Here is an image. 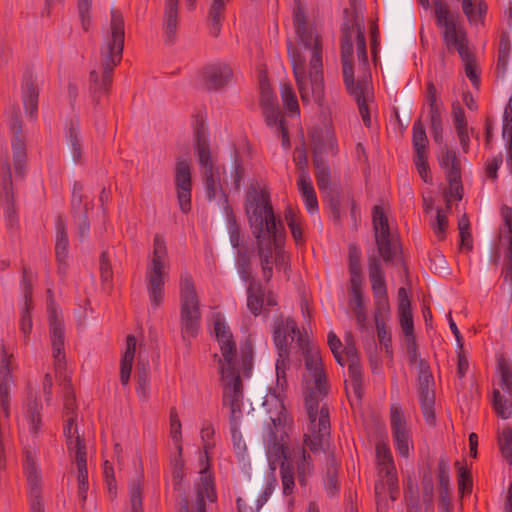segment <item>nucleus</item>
<instances>
[{"label": "nucleus", "mask_w": 512, "mask_h": 512, "mask_svg": "<svg viewBox=\"0 0 512 512\" xmlns=\"http://www.w3.org/2000/svg\"><path fill=\"white\" fill-rule=\"evenodd\" d=\"M245 211L256 238L263 280L268 283L272 279L274 265L287 274L290 257L283 249L286 231L282 221L275 217L270 195L265 190L250 187L246 193Z\"/></svg>", "instance_id": "obj_1"}, {"label": "nucleus", "mask_w": 512, "mask_h": 512, "mask_svg": "<svg viewBox=\"0 0 512 512\" xmlns=\"http://www.w3.org/2000/svg\"><path fill=\"white\" fill-rule=\"evenodd\" d=\"M293 26L300 42L311 50L309 67L305 58L297 49H288L296 85L303 104L312 101L323 107L325 103V84L323 77L322 43L315 28L309 26L303 7L298 4L293 11Z\"/></svg>", "instance_id": "obj_2"}, {"label": "nucleus", "mask_w": 512, "mask_h": 512, "mask_svg": "<svg viewBox=\"0 0 512 512\" xmlns=\"http://www.w3.org/2000/svg\"><path fill=\"white\" fill-rule=\"evenodd\" d=\"M214 331L221 351L218 364L223 390L222 402L230 409L231 433L233 438H236L239 432V421L242 417L244 396L240 372L236 368V343L230 328L220 316L214 320Z\"/></svg>", "instance_id": "obj_3"}, {"label": "nucleus", "mask_w": 512, "mask_h": 512, "mask_svg": "<svg viewBox=\"0 0 512 512\" xmlns=\"http://www.w3.org/2000/svg\"><path fill=\"white\" fill-rule=\"evenodd\" d=\"M305 367L307 370L305 407L312 435L305 434L303 444L312 452H318L322 447L323 438L330 432L329 409L326 404L320 406L328 387L326 374L317 353H306Z\"/></svg>", "instance_id": "obj_4"}, {"label": "nucleus", "mask_w": 512, "mask_h": 512, "mask_svg": "<svg viewBox=\"0 0 512 512\" xmlns=\"http://www.w3.org/2000/svg\"><path fill=\"white\" fill-rule=\"evenodd\" d=\"M341 61L343 66V80L347 92L357 102L359 113L366 127L371 126V117L368 108L369 82L366 78L355 81L353 71V39L356 42L357 58L364 71L368 70V56L364 26L355 22L349 25L344 23L341 28Z\"/></svg>", "instance_id": "obj_5"}, {"label": "nucleus", "mask_w": 512, "mask_h": 512, "mask_svg": "<svg viewBox=\"0 0 512 512\" xmlns=\"http://www.w3.org/2000/svg\"><path fill=\"white\" fill-rule=\"evenodd\" d=\"M125 40L124 19L112 9L110 27L100 48V62L89 76V90L97 101L110 91L114 68L121 62Z\"/></svg>", "instance_id": "obj_6"}, {"label": "nucleus", "mask_w": 512, "mask_h": 512, "mask_svg": "<svg viewBox=\"0 0 512 512\" xmlns=\"http://www.w3.org/2000/svg\"><path fill=\"white\" fill-rule=\"evenodd\" d=\"M267 456L271 472L267 475L263 492L257 499L258 509L268 501L278 485V480L274 473L277 463L280 464L283 494L286 496L292 494L295 487L294 466L289 461L282 435L281 438L278 439L275 432L268 433Z\"/></svg>", "instance_id": "obj_7"}, {"label": "nucleus", "mask_w": 512, "mask_h": 512, "mask_svg": "<svg viewBox=\"0 0 512 512\" xmlns=\"http://www.w3.org/2000/svg\"><path fill=\"white\" fill-rule=\"evenodd\" d=\"M169 273V256L165 239L156 234L148 256L145 282L151 305L158 308L164 301L165 283Z\"/></svg>", "instance_id": "obj_8"}, {"label": "nucleus", "mask_w": 512, "mask_h": 512, "mask_svg": "<svg viewBox=\"0 0 512 512\" xmlns=\"http://www.w3.org/2000/svg\"><path fill=\"white\" fill-rule=\"evenodd\" d=\"M436 26L441 31L442 41L448 52L456 51L460 57H467L469 40L466 29L457 13L450 11L443 0H433Z\"/></svg>", "instance_id": "obj_9"}, {"label": "nucleus", "mask_w": 512, "mask_h": 512, "mask_svg": "<svg viewBox=\"0 0 512 512\" xmlns=\"http://www.w3.org/2000/svg\"><path fill=\"white\" fill-rule=\"evenodd\" d=\"M275 401L276 403V414L271 415V423L272 427H270V432H275L277 438L280 439L281 435L284 438L285 446H287L286 438L288 437V433L292 428L293 420L288 415L285 406L282 404V400L279 396L275 394H271L267 397L265 405L269 406L271 402ZM287 455L289 458L292 457L296 463L298 480L301 485H305L306 476L309 475L312 471V458L311 455L306 451L305 447L294 448L292 451V455L288 453V447H286ZM293 465V463H291Z\"/></svg>", "instance_id": "obj_10"}, {"label": "nucleus", "mask_w": 512, "mask_h": 512, "mask_svg": "<svg viewBox=\"0 0 512 512\" xmlns=\"http://www.w3.org/2000/svg\"><path fill=\"white\" fill-rule=\"evenodd\" d=\"M199 298L190 273L180 277V329L183 341L195 338L200 330Z\"/></svg>", "instance_id": "obj_11"}, {"label": "nucleus", "mask_w": 512, "mask_h": 512, "mask_svg": "<svg viewBox=\"0 0 512 512\" xmlns=\"http://www.w3.org/2000/svg\"><path fill=\"white\" fill-rule=\"evenodd\" d=\"M66 438V445L69 455L74 458L77 466L78 497L81 502H85L87 491L89 489L88 470H87V451L84 438L78 433L72 419L63 429Z\"/></svg>", "instance_id": "obj_12"}, {"label": "nucleus", "mask_w": 512, "mask_h": 512, "mask_svg": "<svg viewBox=\"0 0 512 512\" xmlns=\"http://www.w3.org/2000/svg\"><path fill=\"white\" fill-rule=\"evenodd\" d=\"M294 339H296L298 346L304 350V358L306 357V353L309 352L320 355L317 349L305 348L306 341L294 319L290 317L284 318L282 315L277 317L273 326V341L279 356H289V346ZM319 357L322 361L321 356Z\"/></svg>", "instance_id": "obj_13"}, {"label": "nucleus", "mask_w": 512, "mask_h": 512, "mask_svg": "<svg viewBox=\"0 0 512 512\" xmlns=\"http://www.w3.org/2000/svg\"><path fill=\"white\" fill-rule=\"evenodd\" d=\"M372 223L379 252L378 257H381L386 263H390L398 253V243L396 236L390 230L388 218L381 206H374Z\"/></svg>", "instance_id": "obj_14"}, {"label": "nucleus", "mask_w": 512, "mask_h": 512, "mask_svg": "<svg viewBox=\"0 0 512 512\" xmlns=\"http://www.w3.org/2000/svg\"><path fill=\"white\" fill-rule=\"evenodd\" d=\"M23 470L28 485L30 511L44 512L41 471L37 464L35 450L28 447H25L23 451Z\"/></svg>", "instance_id": "obj_15"}, {"label": "nucleus", "mask_w": 512, "mask_h": 512, "mask_svg": "<svg viewBox=\"0 0 512 512\" xmlns=\"http://www.w3.org/2000/svg\"><path fill=\"white\" fill-rule=\"evenodd\" d=\"M376 460L379 476L382 480L375 484V494L380 497L385 492V486H387L392 499H394L392 492L397 488L398 478L392 453L387 443L379 442L376 444Z\"/></svg>", "instance_id": "obj_16"}, {"label": "nucleus", "mask_w": 512, "mask_h": 512, "mask_svg": "<svg viewBox=\"0 0 512 512\" xmlns=\"http://www.w3.org/2000/svg\"><path fill=\"white\" fill-rule=\"evenodd\" d=\"M390 427L395 449L400 456L407 458L413 448L412 433L398 404L390 407Z\"/></svg>", "instance_id": "obj_17"}, {"label": "nucleus", "mask_w": 512, "mask_h": 512, "mask_svg": "<svg viewBox=\"0 0 512 512\" xmlns=\"http://www.w3.org/2000/svg\"><path fill=\"white\" fill-rule=\"evenodd\" d=\"M368 272L375 301V311H390L387 286L380 257L375 255L369 257Z\"/></svg>", "instance_id": "obj_18"}, {"label": "nucleus", "mask_w": 512, "mask_h": 512, "mask_svg": "<svg viewBox=\"0 0 512 512\" xmlns=\"http://www.w3.org/2000/svg\"><path fill=\"white\" fill-rule=\"evenodd\" d=\"M6 114L8 117V125L13 133L12 148L15 170L22 173L27 155L24 135L22 132V122L20 120V109L16 105H10Z\"/></svg>", "instance_id": "obj_19"}, {"label": "nucleus", "mask_w": 512, "mask_h": 512, "mask_svg": "<svg viewBox=\"0 0 512 512\" xmlns=\"http://www.w3.org/2000/svg\"><path fill=\"white\" fill-rule=\"evenodd\" d=\"M175 186L180 210L187 213L191 210L192 175L188 160L178 159L175 167Z\"/></svg>", "instance_id": "obj_20"}, {"label": "nucleus", "mask_w": 512, "mask_h": 512, "mask_svg": "<svg viewBox=\"0 0 512 512\" xmlns=\"http://www.w3.org/2000/svg\"><path fill=\"white\" fill-rule=\"evenodd\" d=\"M196 152L199 158V164L202 170L203 178L223 175L225 167L216 165L213 161L208 140L203 131V125L197 128L195 132Z\"/></svg>", "instance_id": "obj_21"}, {"label": "nucleus", "mask_w": 512, "mask_h": 512, "mask_svg": "<svg viewBox=\"0 0 512 512\" xmlns=\"http://www.w3.org/2000/svg\"><path fill=\"white\" fill-rule=\"evenodd\" d=\"M32 281H33V273L32 271L23 266L22 268V280H21V290L23 292L24 303L20 312V320L19 326L20 331L25 338H27L32 330V317H31V309L33 308L32 302Z\"/></svg>", "instance_id": "obj_22"}, {"label": "nucleus", "mask_w": 512, "mask_h": 512, "mask_svg": "<svg viewBox=\"0 0 512 512\" xmlns=\"http://www.w3.org/2000/svg\"><path fill=\"white\" fill-rule=\"evenodd\" d=\"M49 322L54 366L56 373L61 374L65 370L66 366L64 352V328L55 311L51 312Z\"/></svg>", "instance_id": "obj_23"}, {"label": "nucleus", "mask_w": 512, "mask_h": 512, "mask_svg": "<svg viewBox=\"0 0 512 512\" xmlns=\"http://www.w3.org/2000/svg\"><path fill=\"white\" fill-rule=\"evenodd\" d=\"M233 71L224 63H213L205 66L201 71L203 85L208 90H219L232 79Z\"/></svg>", "instance_id": "obj_24"}, {"label": "nucleus", "mask_w": 512, "mask_h": 512, "mask_svg": "<svg viewBox=\"0 0 512 512\" xmlns=\"http://www.w3.org/2000/svg\"><path fill=\"white\" fill-rule=\"evenodd\" d=\"M12 201L13 189L8 151L0 142V205H6L9 210Z\"/></svg>", "instance_id": "obj_25"}, {"label": "nucleus", "mask_w": 512, "mask_h": 512, "mask_svg": "<svg viewBox=\"0 0 512 512\" xmlns=\"http://www.w3.org/2000/svg\"><path fill=\"white\" fill-rule=\"evenodd\" d=\"M438 162L442 169L445 170L448 183L455 187H460L461 164L457 153L449 150L447 145L441 148V154L438 156Z\"/></svg>", "instance_id": "obj_26"}, {"label": "nucleus", "mask_w": 512, "mask_h": 512, "mask_svg": "<svg viewBox=\"0 0 512 512\" xmlns=\"http://www.w3.org/2000/svg\"><path fill=\"white\" fill-rule=\"evenodd\" d=\"M263 115L266 124L275 129L277 136L281 137L282 146L285 149L290 148V139L288 129L285 125V119L279 109L278 103L262 106Z\"/></svg>", "instance_id": "obj_27"}, {"label": "nucleus", "mask_w": 512, "mask_h": 512, "mask_svg": "<svg viewBox=\"0 0 512 512\" xmlns=\"http://www.w3.org/2000/svg\"><path fill=\"white\" fill-rule=\"evenodd\" d=\"M297 187L307 211L310 214L317 213L319 206L316 192L314 190L309 172L304 168L301 169V173L298 175Z\"/></svg>", "instance_id": "obj_28"}, {"label": "nucleus", "mask_w": 512, "mask_h": 512, "mask_svg": "<svg viewBox=\"0 0 512 512\" xmlns=\"http://www.w3.org/2000/svg\"><path fill=\"white\" fill-rule=\"evenodd\" d=\"M288 359H289V356L284 357V356L278 355V358L275 363V369H276L277 389L280 390V392L277 393L276 391H273V392H270L269 394H267L265 397V399H267V397L270 396L271 394H275V395L279 396V398L282 400L283 405H284V400H283L281 392H283L287 386L286 368L288 365ZM264 402H266V400H264ZM263 405L266 408V410L270 416L271 415L275 416V414H276L275 401L271 402L269 406H266L265 403H263Z\"/></svg>", "instance_id": "obj_29"}, {"label": "nucleus", "mask_w": 512, "mask_h": 512, "mask_svg": "<svg viewBox=\"0 0 512 512\" xmlns=\"http://www.w3.org/2000/svg\"><path fill=\"white\" fill-rule=\"evenodd\" d=\"M135 352L136 339L133 335H128L126 338V347L120 363V381L123 386H127L129 383Z\"/></svg>", "instance_id": "obj_30"}, {"label": "nucleus", "mask_w": 512, "mask_h": 512, "mask_svg": "<svg viewBox=\"0 0 512 512\" xmlns=\"http://www.w3.org/2000/svg\"><path fill=\"white\" fill-rule=\"evenodd\" d=\"M248 287L246 290L247 294V308L254 315H260L263 304H264V296L265 289L260 282L256 280L248 281Z\"/></svg>", "instance_id": "obj_31"}, {"label": "nucleus", "mask_w": 512, "mask_h": 512, "mask_svg": "<svg viewBox=\"0 0 512 512\" xmlns=\"http://www.w3.org/2000/svg\"><path fill=\"white\" fill-rule=\"evenodd\" d=\"M41 404L33 395H29L24 407V418L27 422L29 432L37 436L41 428Z\"/></svg>", "instance_id": "obj_32"}, {"label": "nucleus", "mask_w": 512, "mask_h": 512, "mask_svg": "<svg viewBox=\"0 0 512 512\" xmlns=\"http://www.w3.org/2000/svg\"><path fill=\"white\" fill-rule=\"evenodd\" d=\"M179 0H165L164 3V31L169 42L175 38L178 28Z\"/></svg>", "instance_id": "obj_33"}, {"label": "nucleus", "mask_w": 512, "mask_h": 512, "mask_svg": "<svg viewBox=\"0 0 512 512\" xmlns=\"http://www.w3.org/2000/svg\"><path fill=\"white\" fill-rule=\"evenodd\" d=\"M39 92L31 76L22 83V98L26 112L33 117L38 110Z\"/></svg>", "instance_id": "obj_34"}, {"label": "nucleus", "mask_w": 512, "mask_h": 512, "mask_svg": "<svg viewBox=\"0 0 512 512\" xmlns=\"http://www.w3.org/2000/svg\"><path fill=\"white\" fill-rule=\"evenodd\" d=\"M69 240L66 232V226L62 217L58 216L56 219V239H55V253L57 261L65 264L68 258Z\"/></svg>", "instance_id": "obj_35"}, {"label": "nucleus", "mask_w": 512, "mask_h": 512, "mask_svg": "<svg viewBox=\"0 0 512 512\" xmlns=\"http://www.w3.org/2000/svg\"><path fill=\"white\" fill-rule=\"evenodd\" d=\"M390 311H375L374 319L377 330V338L381 345L384 346L387 353H391L392 339L391 333L387 326Z\"/></svg>", "instance_id": "obj_36"}, {"label": "nucleus", "mask_w": 512, "mask_h": 512, "mask_svg": "<svg viewBox=\"0 0 512 512\" xmlns=\"http://www.w3.org/2000/svg\"><path fill=\"white\" fill-rule=\"evenodd\" d=\"M235 264L237 272L243 282L255 280L252 276V257L253 252L247 248L239 247L236 249Z\"/></svg>", "instance_id": "obj_37"}, {"label": "nucleus", "mask_w": 512, "mask_h": 512, "mask_svg": "<svg viewBox=\"0 0 512 512\" xmlns=\"http://www.w3.org/2000/svg\"><path fill=\"white\" fill-rule=\"evenodd\" d=\"M224 213H225V217H226L227 228H228L231 246L234 249H238L239 247H241V229H240V225L238 224L236 217L233 213L232 207L228 203V199L226 196H225Z\"/></svg>", "instance_id": "obj_38"}, {"label": "nucleus", "mask_w": 512, "mask_h": 512, "mask_svg": "<svg viewBox=\"0 0 512 512\" xmlns=\"http://www.w3.org/2000/svg\"><path fill=\"white\" fill-rule=\"evenodd\" d=\"M399 321L402 331L405 334L407 340L409 342H412L413 345H415L414 324L409 300H407L406 303L404 302V300L400 302Z\"/></svg>", "instance_id": "obj_39"}, {"label": "nucleus", "mask_w": 512, "mask_h": 512, "mask_svg": "<svg viewBox=\"0 0 512 512\" xmlns=\"http://www.w3.org/2000/svg\"><path fill=\"white\" fill-rule=\"evenodd\" d=\"M419 401L429 402L435 399L433 376L428 369L421 368L419 372Z\"/></svg>", "instance_id": "obj_40"}, {"label": "nucleus", "mask_w": 512, "mask_h": 512, "mask_svg": "<svg viewBox=\"0 0 512 512\" xmlns=\"http://www.w3.org/2000/svg\"><path fill=\"white\" fill-rule=\"evenodd\" d=\"M67 141L70 147L72 158L75 162H79L82 155V145L80 142L79 122L70 121L67 132Z\"/></svg>", "instance_id": "obj_41"}, {"label": "nucleus", "mask_w": 512, "mask_h": 512, "mask_svg": "<svg viewBox=\"0 0 512 512\" xmlns=\"http://www.w3.org/2000/svg\"><path fill=\"white\" fill-rule=\"evenodd\" d=\"M229 0H213L209 9V20L211 22L210 32L217 36L220 32L221 23L224 17L225 5Z\"/></svg>", "instance_id": "obj_42"}, {"label": "nucleus", "mask_w": 512, "mask_h": 512, "mask_svg": "<svg viewBox=\"0 0 512 512\" xmlns=\"http://www.w3.org/2000/svg\"><path fill=\"white\" fill-rule=\"evenodd\" d=\"M412 145L415 154H427L428 138L420 120L415 121L412 126Z\"/></svg>", "instance_id": "obj_43"}, {"label": "nucleus", "mask_w": 512, "mask_h": 512, "mask_svg": "<svg viewBox=\"0 0 512 512\" xmlns=\"http://www.w3.org/2000/svg\"><path fill=\"white\" fill-rule=\"evenodd\" d=\"M511 52V42L507 33H502L498 46L497 70L505 74L509 63Z\"/></svg>", "instance_id": "obj_44"}, {"label": "nucleus", "mask_w": 512, "mask_h": 512, "mask_svg": "<svg viewBox=\"0 0 512 512\" xmlns=\"http://www.w3.org/2000/svg\"><path fill=\"white\" fill-rule=\"evenodd\" d=\"M503 228L500 230V244L504 247L512 246V209L508 206L501 208Z\"/></svg>", "instance_id": "obj_45"}, {"label": "nucleus", "mask_w": 512, "mask_h": 512, "mask_svg": "<svg viewBox=\"0 0 512 512\" xmlns=\"http://www.w3.org/2000/svg\"><path fill=\"white\" fill-rule=\"evenodd\" d=\"M88 203L84 201L83 185L80 182H74L71 196L72 216L87 214Z\"/></svg>", "instance_id": "obj_46"}, {"label": "nucleus", "mask_w": 512, "mask_h": 512, "mask_svg": "<svg viewBox=\"0 0 512 512\" xmlns=\"http://www.w3.org/2000/svg\"><path fill=\"white\" fill-rule=\"evenodd\" d=\"M492 405L495 413L502 419H509L512 417V397L506 399L501 395L499 390H494Z\"/></svg>", "instance_id": "obj_47"}, {"label": "nucleus", "mask_w": 512, "mask_h": 512, "mask_svg": "<svg viewBox=\"0 0 512 512\" xmlns=\"http://www.w3.org/2000/svg\"><path fill=\"white\" fill-rule=\"evenodd\" d=\"M497 438L501 456L509 465H512V428L505 427L498 433Z\"/></svg>", "instance_id": "obj_48"}, {"label": "nucleus", "mask_w": 512, "mask_h": 512, "mask_svg": "<svg viewBox=\"0 0 512 512\" xmlns=\"http://www.w3.org/2000/svg\"><path fill=\"white\" fill-rule=\"evenodd\" d=\"M314 165L317 186L320 191L327 192L330 189L331 183L330 169L328 165L320 162L317 159L314 160Z\"/></svg>", "instance_id": "obj_49"}, {"label": "nucleus", "mask_w": 512, "mask_h": 512, "mask_svg": "<svg viewBox=\"0 0 512 512\" xmlns=\"http://www.w3.org/2000/svg\"><path fill=\"white\" fill-rule=\"evenodd\" d=\"M280 92L283 104L287 111H289L291 114L299 115L300 108L292 86L289 83H284L281 85Z\"/></svg>", "instance_id": "obj_50"}, {"label": "nucleus", "mask_w": 512, "mask_h": 512, "mask_svg": "<svg viewBox=\"0 0 512 512\" xmlns=\"http://www.w3.org/2000/svg\"><path fill=\"white\" fill-rule=\"evenodd\" d=\"M438 479L439 484L442 489V504L445 508L449 505V502L446 500V497L450 488V478H449V467L448 462L445 459H440L438 464Z\"/></svg>", "instance_id": "obj_51"}, {"label": "nucleus", "mask_w": 512, "mask_h": 512, "mask_svg": "<svg viewBox=\"0 0 512 512\" xmlns=\"http://www.w3.org/2000/svg\"><path fill=\"white\" fill-rule=\"evenodd\" d=\"M285 220L287 221V225L291 231L292 237L295 240L296 244L303 243L304 238L301 222L299 217L292 209H287L285 211Z\"/></svg>", "instance_id": "obj_52"}, {"label": "nucleus", "mask_w": 512, "mask_h": 512, "mask_svg": "<svg viewBox=\"0 0 512 512\" xmlns=\"http://www.w3.org/2000/svg\"><path fill=\"white\" fill-rule=\"evenodd\" d=\"M130 512H143V486L140 480L134 481L129 487Z\"/></svg>", "instance_id": "obj_53"}, {"label": "nucleus", "mask_w": 512, "mask_h": 512, "mask_svg": "<svg viewBox=\"0 0 512 512\" xmlns=\"http://www.w3.org/2000/svg\"><path fill=\"white\" fill-rule=\"evenodd\" d=\"M63 407H64L65 416L67 417L64 427L68 424L69 420L72 419L74 426L77 428V431L79 432L78 426L75 423V418L73 416V413L75 412V410L77 408L76 401H75V395H74L70 385H67L65 387Z\"/></svg>", "instance_id": "obj_54"}, {"label": "nucleus", "mask_w": 512, "mask_h": 512, "mask_svg": "<svg viewBox=\"0 0 512 512\" xmlns=\"http://www.w3.org/2000/svg\"><path fill=\"white\" fill-rule=\"evenodd\" d=\"M498 368L501 376L502 389L509 397H512V367L505 360H501Z\"/></svg>", "instance_id": "obj_55"}, {"label": "nucleus", "mask_w": 512, "mask_h": 512, "mask_svg": "<svg viewBox=\"0 0 512 512\" xmlns=\"http://www.w3.org/2000/svg\"><path fill=\"white\" fill-rule=\"evenodd\" d=\"M460 58L464 63L466 76L469 78L473 85H477L479 83V75L477 73V65L474 54L472 51H469L467 52V57Z\"/></svg>", "instance_id": "obj_56"}, {"label": "nucleus", "mask_w": 512, "mask_h": 512, "mask_svg": "<svg viewBox=\"0 0 512 512\" xmlns=\"http://www.w3.org/2000/svg\"><path fill=\"white\" fill-rule=\"evenodd\" d=\"M221 176L222 175H217L203 178L206 196L209 200L215 199L217 194L223 191Z\"/></svg>", "instance_id": "obj_57"}, {"label": "nucleus", "mask_w": 512, "mask_h": 512, "mask_svg": "<svg viewBox=\"0 0 512 512\" xmlns=\"http://www.w3.org/2000/svg\"><path fill=\"white\" fill-rule=\"evenodd\" d=\"M414 164L423 181L426 183H430L432 181V177L430 174V168L427 161V154H415Z\"/></svg>", "instance_id": "obj_58"}, {"label": "nucleus", "mask_w": 512, "mask_h": 512, "mask_svg": "<svg viewBox=\"0 0 512 512\" xmlns=\"http://www.w3.org/2000/svg\"><path fill=\"white\" fill-rule=\"evenodd\" d=\"M448 227V218L446 214L441 210H437L436 219L432 223L433 231L438 238V240H443L445 238L446 229Z\"/></svg>", "instance_id": "obj_59"}, {"label": "nucleus", "mask_w": 512, "mask_h": 512, "mask_svg": "<svg viewBox=\"0 0 512 512\" xmlns=\"http://www.w3.org/2000/svg\"><path fill=\"white\" fill-rule=\"evenodd\" d=\"M504 283L509 284L512 290V246L505 247L504 264L501 271Z\"/></svg>", "instance_id": "obj_60"}, {"label": "nucleus", "mask_w": 512, "mask_h": 512, "mask_svg": "<svg viewBox=\"0 0 512 512\" xmlns=\"http://www.w3.org/2000/svg\"><path fill=\"white\" fill-rule=\"evenodd\" d=\"M170 435L177 445L179 452L181 451L180 441L182 437L181 422L175 410L170 413Z\"/></svg>", "instance_id": "obj_61"}, {"label": "nucleus", "mask_w": 512, "mask_h": 512, "mask_svg": "<svg viewBox=\"0 0 512 512\" xmlns=\"http://www.w3.org/2000/svg\"><path fill=\"white\" fill-rule=\"evenodd\" d=\"M328 345H329L331 352L333 353V356H334L336 362L339 365L344 366L345 365L344 358H343L342 352L340 351V349L342 347V342L334 332L328 333Z\"/></svg>", "instance_id": "obj_62"}, {"label": "nucleus", "mask_w": 512, "mask_h": 512, "mask_svg": "<svg viewBox=\"0 0 512 512\" xmlns=\"http://www.w3.org/2000/svg\"><path fill=\"white\" fill-rule=\"evenodd\" d=\"M458 470V486L459 490L464 493L465 490H470L472 487V480L470 472L459 462L455 463Z\"/></svg>", "instance_id": "obj_63"}, {"label": "nucleus", "mask_w": 512, "mask_h": 512, "mask_svg": "<svg viewBox=\"0 0 512 512\" xmlns=\"http://www.w3.org/2000/svg\"><path fill=\"white\" fill-rule=\"evenodd\" d=\"M260 89H261V100L260 104L262 106L277 104V96L272 91L270 85L267 83L265 79L260 80Z\"/></svg>", "instance_id": "obj_64"}]
</instances>
